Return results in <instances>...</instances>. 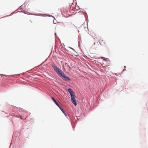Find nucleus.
<instances>
[{
  "instance_id": "1",
  "label": "nucleus",
  "mask_w": 148,
  "mask_h": 148,
  "mask_svg": "<svg viewBox=\"0 0 148 148\" xmlns=\"http://www.w3.org/2000/svg\"><path fill=\"white\" fill-rule=\"evenodd\" d=\"M52 66L54 70L58 75L62 77L64 80L66 81H69L70 80L69 78L66 76L61 69L58 67L56 65L53 64L52 65Z\"/></svg>"
},
{
  "instance_id": "2",
  "label": "nucleus",
  "mask_w": 148,
  "mask_h": 148,
  "mask_svg": "<svg viewBox=\"0 0 148 148\" xmlns=\"http://www.w3.org/2000/svg\"><path fill=\"white\" fill-rule=\"evenodd\" d=\"M71 101L72 103L75 106H76L77 105L76 99L75 98V94L71 95Z\"/></svg>"
},
{
  "instance_id": "3",
  "label": "nucleus",
  "mask_w": 148,
  "mask_h": 148,
  "mask_svg": "<svg viewBox=\"0 0 148 148\" xmlns=\"http://www.w3.org/2000/svg\"><path fill=\"white\" fill-rule=\"evenodd\" d=\"M68 91H69V93H70V94L71 95H71H73L75 94L74 92L72 90L71 88H69L68 89Z\"/></svg>"
},
{
  "instance_id": "4",
  "label": "nucleus",
  "mask_w": 148,
  "mask_h": 148,
  "mask_svg": "<svg viewBox=\"0 0 148 148\" xmlns=\"http://www.w3.org/2000/svg\"><path fill=\"white\" fill-rule=\"evenodd\" d=\"M52 99L54 102V103H56V105L59 108L60 106L58 104V103L57 102V101L56 100L54 99V98L53 97H51Z\"/></svg>"
},
{
  "instance_id": "5",
  "label": "nucleus",
  "mask_w": 148,
  "mask_h": 148,
  "mask_svg": "<svg viewBox=\"0 0 148 148\" xmlns=\"http://www.w3.org/2000/svg\"><path fill=\"white\" fill-rule=\"evenodd\" d=\"M59 108L62 111V112H63V113L65 115V116H67L66 114L65 113V112H64V110L61 107H60Z\"/></svg>"
},
{
  "instance_id": "6",
  "label": "nucleus",
  "mask_w": 148,
  "mask_h": 148,
  "mask_svg": "<svg viewBox=\"0 0 148 148\" xmlns=\"http://www.w3.org/2000/svg\"><path fill=\"white\" fill-rule=\"evenodd\" d=\"M30 21L31 22V23H32L34 22V20L32 18L30 20Z\"/></svg>"
},
{
  "instance_id": "7",
  "label": "nucleus",
  "mask_w": 148,
  "mask_h": 148,
  "mask_svg": "<svg viewBox=\"0 0 148 148\" xmlns=\"http://www.w3.org/2000/svg\"><path fill=\"white\" fill-rule=\"evenodd\" d=\"M103 59L104 60H105L106 61H108V58H103Z\"/></svg>"
},
{
  "instance_id": "8",
  "label": "nucleus",
  "mask_w": 148,
  "mask_h": 148,
  "mask_svg": "<svg viewBox=\"0 0 148 148\" xmlns=\"http://www.w3.org/2000/svg\"><path fill=\"white\" fill-rule=\"evenodd\" d=\"M125 70H126L125 69H123V71H125Z\"/></svg>"
},
{
  "instance_id": "9",
  "label": "nucleus",
  "mask_w": 148,
  "mask_h": 148,
  "mask_svg": "<svg viewBox=\"0 0 148 148\" xmlns=\"http://www.w3.org/2000/svg\"><path fill=\"white\" fill-rule=\"evenodd\" d=\"M124 67H125V68H126V66H124Z\"/></svg>"
}]
</instances>
